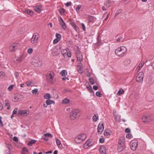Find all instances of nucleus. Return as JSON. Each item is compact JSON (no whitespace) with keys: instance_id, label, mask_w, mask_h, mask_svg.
Returning <instances> with one entry per match:
<instances>
[{"instance_id":"1","label":"nucleus","mask_w":154,"mask_h":154,"mask_svg":"<svg viewBox=\"0 0 154 154\" xmlns=\"http://www.w3.org/2000/svg\"><path fill=\"white\" fill-rule=\"evenodd\" d=\"M127 52V48L124 46H121L116 49L115 54L118 56L122 57L126 54Z\"/></svg>"},{"instance_id":"2","label":"nucleus","mask_w":154,"mask_h":154,"mask_svg":"<svg viewBox=\"0 0 154 154\" xmlns=\"http://www.w3.org/2000/svg\"><path fill=\"white\" fill-rule=\"evenodd\" d=\"M125 143V138L124 137H120L118 142V151L121 152L124 149Z\"/></svg>"},{"instance_id":"3","label":"nucleus","mask_w":154,"mask_h":154,"mask_svg":"<svg viewBox=\"0 0 154 154\" xmlns=\"http://www.w3.org/2000/svg\"><path fill=\"white\" fill-rule=\"evenodd\" d=\"M86 138V135L85 134H79L75 139V142L77 143H79L85 140Z\"/></svg>"},{"instance_id":"4","label":"nucleus","mask_w":154,"mask_h":154,"mask_svg":"<svg viewBox=\"0 0 154 154\" xmlns=\"http://www.w3.org/2000/svg\"><path fill=\"white\" fill-rule=\"evenodd\" d=\"M114 2L111 0H106L104 2V6H103L102 7V10L103 11L106 10V8H109L114 4Z\"/></svg>"},{"instance_id":"5","label":"nucleus","mask_w":154,"mask_h":154,"mask_svg":"<svg viewBox=\"0 0 154 154\" xmlns=\"http://www.w3.org/2000/svg\"><path fill=\"white\" fill-rule=\"evenodd\" d=\"M81 112V110L79 109H75L71 112V114L70 116V118L71 120H74L77 117V114Z\"/></svg>"},{"instance_id":"6","label":"nucleus","mask_w":154,"mask_h":154,"mask_svg":"<svg viewBox=\"0 0 154 154\" xmlns=\"http://www.w3.org/2000/svg\"><path fill=\"white\" fill-rule=\"evenodd\" d=\"M39 38V35L37 33H35L33 35L31 40V42L32 44H34L37 42Z\"/></svg>"},{"instance_id":"7","label":"nucleus","mask_w":154,"mask_h":154,"mask_svg":"<svg viewBox=\"0 0 154 154\" xmlns=\"http://www.w3.org/2000/svg\"><path fill=\"white\" fill-rule=\"evenodd\" d=\"M54 74L50 73L47 75V80L49 83L52 84L54 83Z\"/></svg>"},{"instance_id":"8","label":"nucleus","mask_w":154,"mask_h":154,"mask_svg":"<svg viewBox=\"0 0 154 154\" xmlns=\"http://www.w3.org/2000/svg\"><path fill=\"white\" fill-rule=\"evenodd\" d=\"M144 73L142 72H139L136 77V80L139 82H141L143 81Z\"/></svg>"},{"instance_id":"9","label":"nucleus","mask_w":154,"mask_h":154,"mask_svg":"<svg viewBox=\"0 0 154 154\" xmlns=\"http://www.w3.org/2000/svg\"><path fill=\"white\" fill-rule=\"evenodd\" d=\"M138 146V141L136 140H132L130 142V146L131 149L134 151L137 149Z\"/></svg>"},{"instance_id":"10","label":"nucleus","mask_w":154,"mask_h":154,"mask_svg":"<svg viewBox=\"0 0 154 154\" xmlns=\"http://www.w3.org/2000/svg\"><path fill=\"white\" fill-rule=\"evenodd\" d=\"M20 46L18 43H14L13 44L10 48V51L11 52H14Z\"/></svg>"},{"instance_id":"11","label":"nucleus","mask_w":154,"mask_h":154,"mask_svg":"<svg viewBox=\"0 0 154 154\" xmlns=\"http://www.w3.org/2000/svg\"><path fill=\"white\" fill-rule=\"evenodd\" d=\"M142 120L143 122H147L151 121L152 119L149 115L144 116L142 118Z\"/></svg>"},{"instance_id":"12","label":"nucleus","mask_w":154,"mask_h":154,"mask_svg":"<svg viewBox=\"0 0 154 154\" xmlns=\"http://www.w3.org/2000/svg\"><path fill=\"white\" fill-rule=\"evenodd\" d=\"M37 60L35 58H34L32 60V64L35 66H41V63L39 61L38 59Z\"/></svg>"},{"instance_id":"13","label":"nucleus","mask_w":154,"mask_h":154,"mask_svg":"<svg viewBox=\"0 0 154 154\" xmlns=\"http://www.w3.org/2000/svg\"><path fill=\"white\" fill-rule=\"evenodd\" d=\"M24 58V55L22 54L21 55H20L19 57L15 58L16 60H14V62L16 63H17L20 62L22 61Z\"/></svg>"},{"instance_id":"14","label":"nucleus","mask_w":154,"mask_h":154,"mask_svg":"<svg viewBox=\"0 0 154 154\" xmlns=\"http://www.w3.org/2000/svg\"><path fill=\"white\" fill-rule=\"evenodd\" d=\"M61 47H59L58 48H55L52 51V54L53 56H57L58 55L60 51Z\"/></svg>"},{"instance_id":"15","label":"nucleus","mask_w":154,"mask_h":154,"mask_svg":"<svg viewBox=\"0 0 154 154\" xmlns=\"http://www.w3.org/2000/svg\"><path fill=\"white\" fill-rule=\"evenodd\" d=\"M23 97L22 95L20 94H18L14 97L13 99V101L15 102L20 101L22 100Z\"/></svg>"},{"instance_id":"16","label":"nucleus","mask_w":154,"mask_h":154,"mask_svg":"<svg viewBox=\"0 0 154 154\" xmlns=\"http://www.w3.org/2000/svg\"><path fill=\"white\" fill-rule=\"evenodd\" d=\"M59 21L60 22V24L62 28L64 30L66 29V25L65 23L64 22L62 18L61 17H60V18L59 20Z\"/></svg>"},{"instance_id":"17","label":"nucleus","mask_w":154,"mask_h":154,"mask_svg":"<svg viewBox=\"0 0 154 154\" xmlns=\"http://www.w3.org/2000/svg\"><path fill=\"white\" fill-rule=\"evenodd\" d=\"M29 113V111L27 110H19L18 111V114L23 116L27 115Z\"/></svg>"},{"instance_id":"18","label":"nucleus","mask_w":154,"mask_h":154,"mask_svg":"<svg viewBox=\"0 0 154 154\" xmlns=\"http://www.w3.org/2000/svg\"><path fill=\"white\" fill-rule=\"evenodd\" d=\"M104 129L103 125V124H99L97 127V132L100 134L103 131Z\"/></svg>"},{"instance_id":"19","label":"nucleus","mask_w":154,"mask_h":154,"mask_svg":"<svg viewBox=\"0 0 154 154\" xmlns=\"http://www.w3.org/2000/svg\"><path fill=\"white\" fill-rule=\"evenodd\" d=\"M33 9L36 12L38 13H40L42 10L41 5H38L34 7Z\"/></svg>"},{"instance_id":"20","label":"nucleus","mask_w":154,"mask_h":154,"mask_svg":"<svg viewBox=\"0 0 154 154\" xmlns=\"http://www.w3.org/2000/svg\"><path fill=\"white\" fill-rule=\"evenodd\" d=\"M21 154H29V152L26 147H24L22 148Z\"/></svg>"},{"instance_id":"21","label":"nucleus","mask_w":154,"mask_h":154,"mask_svg":"<svg viewBox=\"0 0 154 154\" xmlns=\"http://www.w3.org/2000/svg\"><path fill=\"white\" fill-rule=\"evenodd\" d=\"M24 12L30 16H32L33 15V12L29 9H25Z\"/></svg>"},{"instance_id":"22","label":"nucleus","mask_w":154,"mask_h":154,"mask_svg":"<svg viewBox=\"0 0 154 154\" xmlns=\"http://www.w3.org/2000/svg\"><path fill=\"white\" fill-rule=\"evenodd\" d=\"M5 106L7 107V109H9L10 108V103L8 100H5Z\"/></svg>"},{"instance_id":"23","label":"nucleus","mask_w":154,"mask_h":154,"mask_svg":"<svg viewBox=\"0 0 154 154\" xmlns=\"http://www.w3.org/2000/svg\"><path fill=\"white\" fill-rule=\"evenodd\" d=\"M70 24L71 26L73 27V28L76 31H77L78 29V27L76 25L75 23L72 22L70 23Z\"/></svg>"},{"instance_id":"24","label":"nucleus","mask_w":154,"mask_h":154,"mask_svg":"<svg viewBox=\"0 0 154 154\" xmlns=\"http://www.w3.org/2000/svg\"><path fill=\"white\" fill-rule=\"evenodd\" d=\"M46 102L47 105H50L52 104H54L55 103L54 101L53 100H50V99L47 100L46 101Z\"/></svg>"},{"instance_id":"25","label":"nucleus","mask_w":154,"mask_h":154,"mask_svg":"<svg viewBox=\"0 0 154 154\" xmlns=\"http://www.w3.org/2000/svg\"><path fill=\"white\" fill-rule=\"evenodd\" d=\"M92 119L94 122H96L98 119V116L97 114H94L93 116Z\"/></svg>"},{"instance_id":"26","label":"nucleus","mask_w":154,"mask_h":154,"mask_svg":"<svg viewBox=\"0 0 154 154\" xmlns=\"http://www.w3.org/2000/svg\"><path fill=\"white\" fill-rule=\"evenodd\" d=\"M144 64V63H143L142 62H140L139 64V65L137 66V71H139L140 69L142 68L143 65Z\"/></svg>"},{"instance_id":"27","label":"nucleus","mask_w":154,"mask_h":154,"mask_svg":"<svg viewBox=\"0 0 154 154\" xmlns=\"http://www.w3.org/2000/svg\"><path fill=\"white\" fill-rule=\"evenodd\" d=\"M76 57L78 61L80 62L82 60V55H78Z\"/></svg>"},{"instance_id":"28","label":"nucleus","mask_w":154,"mask_h":154,"mask_svg":"<svg viewBox=\"0 0 154 154\" xmlns=\"http://www.w3.org/2000/svg\"><path fill=\"white\" fill-rule=\"evenodd\" d=\"M99 151L101 153V154H105V150L104 147H101L99 148Z\"/></svg>"},{"instance_id":"29","label":"nucleus","mask_w":154,"mask_h":154,"mask_svg":"<svg viewBox=\"0 0 154 154\" xmlns=\"http://www.w3.org/2000/svg\"><path fill=\"white\" fill-rule=\"evenodd\" d=\"M56 142L57 146L59 147L62 146L61 143L60 141L57 138L56 139Z\"/></svg>"},{"instance_id":"30","label":"nucleus","mask_w":154,"mask_h":154,"mask_svg":"<svg viewBox=\"0 0 154 154\" xmlns=\"http://www.w3.org/2000/svg\"><path fill=\"white\" fill-rule=\"evenodd\" d=\"M62 76H65L67 75V72L66 70H63L60 73Z\"/></svg>"},{"instance_id":"31","label":"nucleus","mask_w":154,"mask_h":154,"mask_svg":"<svg viewBox=\"0 0 154 154\" xmlns=\"http://www.w3.org/2000/svg\"><path fill=\"white\" fill-rule=\"evenodd\" d=\"M44 97L45 99L48 100L50 99L51 98L50 94L49 93H46L44 95Z\"/></svg>"},{"instance_id":"32","label":"nucleus","mask_w":154,"mask_h":154,"mask_svg":"<svg viewBox=\"0 0 154 154\" xmlns=\"http://www.w3.org/2000/svg\"><path fill=\"white\" fill-rule=\"evenodd\" d=\"M36 142V140H32L29 142L27 145L29 146H32V144H35Z\"/></svg>"},{"instance_id":"33","label":"nucleus","mask_w":154,"mask_h":154,"mask_svg":"<svg viewBox=\"0 0 154 154\" xmlns=\"http://www.w3.org/2000/svg\"><path fill=\"white\" fill-rule=\"evenodd\" d=\"M70 102L69 99L66 98L62 100V103L64 104H67L68 103Z\"/></svg>"},{"instance_id":"34","label":"nucleus","mask_w":154,"mask_h":154,"mask_svg":"<svg viewBox=\"0 0 154 154\" xmlns=\"http://www.w3.org/2000/svg\"><path fill=\"white\" fill-rule=\"evenodd\" d=\"M68 52V51L66 49H63L61 51V53L64 56Z\"/></svg>"},{"instance_id":"35","label":"nucleus","mask_w":154,"mask_h":154,"mask_svg":"<svg viewBox=\"0 0 154 154\" xmlns=\"http://www.w3.org/2000/svg\"><path fill=\"white\" fill-rule=\"evenodd\" d=\"M92 145V142L89 140H88L85 143V144H84V146H91Z\"/></svg>"},{"instance_id":"36","label":"nucleus","mask_w":154,"mask_h":154,"mask_svg":"<svg viewBox=\"0 0 154 154\" xmlns=\"http://www.w3.org/2000/svg\"><path fill=\"white\" fill-rule=\"evenodd\" d=\"M124 92V91L123 89H120L119 90L118 92L117 93V95H120L121 94H123Z\"/></svg>"},{"instance_id":"37","label":"nucleus","mask_w":154,"mask_h":154,"mask_svg":"<svg viewBox=\"0 0 154 154\" xmlns=\"http://www.w3.org/2000/svg\"><path fill=\"white\" fill-rule=\"evenodd\" d=\"M82 7L81 5H79L77 6V7L75 9V11L77 13H79V10Z\"/></svg>"},{"instance_id":"38","label":"nucleus","mask_w":154,"mask_h":154,"mask_svg":"<svg viewBox=\"0 0 154 154\" xmlns=\"http://www.w3.org/2000/svg\"><path fill=\"white\" fill-rule=\"evenodd\" d=\"M32 93L34 94H38V89L37 88H35L32 91Z\"/></svg>"},{"instance_id":"39","label":"nucleus","mask_w":154,"mask_h":154,"mask_svg":"<svg viewBox=\"0 0 154 154\" xmlns=\"http://www.w3.org/2000/svg\"><path fill=\"white\" fill-rule=\"evenodd\" d=\"M94 19V18L92 16H90L88 18V22H92Z\"/></svg>"},{"instance_id":"40","label":"nucleus","mask_w":154,"mask_h":154,"mask_svg":"<svg viewBox=\"0 0 154 154\" xmlns=\"http://www.w3.org/2000/svg\"><path fill=\"white\" fill-rule=\"evenodd\" d=\"M89 82L90 83L91 85H94V82L93 79L92 78H90L89 79Z\"/></svg>"},{"instance_id":"41","label":"nucleus","mask_w":154,"mask_h":154,"mask_svg":"<svg viewBox=\"0 0 154 154\" xmlns=\"http://www.w3.org/2000/svg\"><path fill=\"white\" fill-rule=\"evenodd\" d=\"M56 37L57 39L59 40H60L61 38V35L60 34L56 33Z\"/></svg>"},{"instance_id":"42","label":"nucleus","mask_w":154,"mask_h":154,"mask_svg":"<svg viewBox=\"0 0 154 154\" xmlns=\"http://www.w3.org/2000/svg\"><path fill=\"white\" fill-rule=\"evenodd\" d=\"M100 35V34L98 35V36L97 37V44L98 45H99V44H100L101 42L100 40L99 39Z\"/></svg>"},{"instance_id":"43","label":"nucleus","mask_w":154,"mask_h":154,"mask_svg":"<svg viewBox=\"0 0 154 154\" xmlns=\"http://www.w3.org/2000/svg\"><path fill=\"white\" fill-rule=\"evenodd\" d=\"M96 95L99 97H101L102 95L100 92L99 91H97L96 93Z\"/></svg>"},{"instance_id":"44","label":"nucleus","mask_w":154,"mask_h":154,"mask_svg":"<svg viewBox=\"0 0 154 154\" xmlns=\"http://www.w3.org/2000/svg\"><path fill=\"white\" fill-rule=\"evenodd\" d=\"M44 136L45 137H53V135L52 134L50 133H46L44 134Z\"/></svg>"},{"instance_id":"45","label":"nucleus","mask_w":154,"mask_h":154,"mask_svg":"<svg viewBox=\"0 0 154 154\" xmlns=\"http://www.w3.org/2000/svg\"><path fill=\"white\" fill-rule=\"evenodd\" d=\"M59 11L61 14H62L64 13L65 10L63 8H61L59 10Z\"/></svg>"},{"instance_id":"46","label":"nucleus","mask_w":154,"mask_h":154,"mask_svg":"<svg viewBox=\"0 0 154 154\" xmlns=\"http://www.w3.org/2000/svg\"><path fill=\"white\" fill-rule=\"evenodd\" d=\"M87 88L91 92H93V90L92 87L91 85H89V86H87Z\"/></svg>"},{"instance_id":"47","label":"nucleus","mask_w":154,"mask_h":154,"mask_svg":"<svg viewBox=\"0 0 154 154\" xmlns=\"http://www.w3.org/2000/svg\"><path fill=\"white\" fill-rule=\"evenodd\" d=\"M33 51V49L32 48H29L28 49L27 52L30 54L32 53Z\"/></svg>"},{"instance_id":"48","label":"nucleus","mask_w":154,"mask_h":154,"mask_svg":"<svg viewBox=\"0 0 154 154\" xmlns=\"http://www.w3.org/2000/svg\"><path fill=\"white\" fill-rule=\"evenodd\" d=\"M122 12V10L121 9H120L118 10L116 13L115 16H116L118 15L119 14H120Z\"/></svg>"},{"instance_id":"49","label":"nucleus","mask_w":154,"mask_h":154,"mask_svg":"<svg viewBox=\"0 0 154 154\" xmlns=\"http://www.w3.org/2000/svg\"><path fill=\"white\" fill-rule=\"evenodd\" d=\"M104 134L105 136H108L110 135L111 134V133L109 132H108L106 131H104Z\"/></svg>"},{"instance_id":"50","label":"nucleus","mask_w":154,"mask_h":154,"mask_svg":"<svg viewBox=\"0 0 154 154\" xmlns=\"http://www.w3.org/2000/svg\"><path fill=\"white\" fill-rule=\"evenodd\" d=\"M122 38V37L121 36H119V37L117 38L116 40V41L117 42H120Z\"/></svg>"},{"instance_id":"51","label":"nucleus","mask_w":154,"mask_h":154,"mask_svg":"<svg viewBox=\"0 0 154 154\" xmlns=\"http://www.w3.org/2000/svg\"><path fill=\"white\" fill-rule=\"evenodd\" d=\"M7 147L8 148V150H9L10 151V150L12 149V147L11 146V145L8 144L7 145Z\"/></svg>"},{"instance_id":"52","label":"nucleus","mask_w":154,"mask_h":154,"mask_svg":"<svg viewBox=\"0 0 154 154\" xmlns=\"http://www.w3.org/2000/svg\"><path fill=\"white\" fill-rule=\"evenodd\" d=\"M71 2H68L67 3H66L65 5L66 7H68L69 6H70L71 5Z\"/></svg>"},{"instance_id":"53","label":"nucleus","mask_w":154,"mask_h":154,"mask_svg":"<svg viewBox=\"0 0 154 154\" xmlns=\"http://www.w3.org/2000/svg\"><path fill=\"white\" fill-rule=\"evenodd\" d=\"M13 85H11L8 88V90H9V91H11L13 88Z\"/></svg>"},{"instance_id":"54","label":"nucleus","mask_w":154,"mask_h":154,"mask_svg":"<svg viewBox=\"0 0 154 154\" xmlns=\"http://www.w3.org/2000/svg\"><path fill=\"white\" fill-rule=\"evenodd\" d=\"M17 108H15L14 109V110L13 111L12 113L13 114H16L17 113Z\"/></svg>"},{"instance_id":"55","label":"nucleus","mask_w":154,"mask_h":154,"mask_svg":"<svg viewBox=\"0 0 154 154\" xmlns=\"http://www.w3.org/2000/svg\"><path fill=\"white\" fill-rule=\"evenodd\" d=\"M66 55L68 57H71L72 54L70 51L69 50L68 51V52L66 54Z\"/></svg>"},{"instance_id":"56","label":"nucleus","mask_w":154,"mask_h":154,"mask_svg":"<svg viewBox=\"0 0 154 154\" xmlns=\"http://www.w3.org/2000/svg\"><path fill=\"white\" fill-rule=\"evenodd\" d=\"M60 41V40H59L57 39L56 38L54 40L53 43L54 44H56L57 43Z\"/></svg>"},{"instance_id":"57","label":"nucleus","mask_w":154,"mask_h":154,"mask_svg":"<svg viewBox=\"0 0 154 154\" xmlns=\"http://www.w3.org/2000/svg\"><path fill=\"white\" fill-rule=\"evenodd\" d=\"M19 73L17 72H15L14 73V75L16 78H17L19 76Z\"/></svg>"},{"instance_id":"58","label":"nucleus","mask_w":154,"mask_h":154,"mask_svg":"<svg viewBox=\"0 0 154 154\" xmlns=\"http://www.w3.org/2000/svg\"><path fill=\"white\" fill-rule=\"evenodd\" d=\"M100 143H103L104 142V139L103 138H100Z\"/></svg>"},{"instance_id":"59","label":"nucleus","mask_w":154,"mask_h":154,"mask_svg":"<svg viewBox=\"0 0 154 154\" xmlns=\"http://www.w3.org/2000/svg\"><path fill=\"white\" fill-rule=\"evenodd\" d=\"M27 86H30L32 84V82L30 81H27L26 83Z\"/></svg>"},{"instance_id":"60","label":"nucleus","mask_w":154,"mask_h":154,"mask_svg":"<svg viewBox=\"0 0 154 154\" xmlns=\"http://www.w3.org/2000/svg\"><path fill=\"white\" fill-rule=\"evenodd\" d=\"M125 132L128 133H129L130 132L131 130L130 129H129L128 128H127L125 130Z\"/></svg>"},{"instance_id":"61","label":"nucleus","mask_w":154,"mask_h":154,"mask_svg":"<svg viewBox=\"0 0 154 154\" xmlns=\"http://www.w3.org/2000/svg\"><path fill=\"white\" fill-rule=\"evenodd\" d=\"M132 135L130 134H128L126 135V137L128 139L131 138Z\"/></svg>"},{"instance_id":"62","label":"nucleus","mask_w":154,"mask_h":154,"mask_svg":"<svg viewBox=\"0 0 154 154\" xmlns=\"http://www.w3.org/2000/svg\"><path fill=\"white\" fill-rule=\"evenodd\" d=\"M13 140L15 142H17L18 140V139L16 137H14L13 138Z\"/></svg>"},{"instance_id":"63","label":"nucleus","mask_w":154,"mask_h":154,"mask_svg":"<svg viewBox=\"0 0 154 154\" xmlns=\"http://www.w3.org/2000/svg\"><path fill=\"white\" fill-rule=\"evenodd\" d=\"M5 153L6 154H12L10 153L9 150H7L5 151Z\"/></svg>"},{"instance_id":"64","label":"nucleus","mask_w":154,"mask_h":154,"mask_svg":"<svg viewBox=\"0 0 154 154\" xmlns=\"http://www.w3.org/2000/svg\"><path fill=\"white\" fill-rule=\"evenodd\" d=\"M93 88V89L95 90H97L98 88L97 86L96 85H94Z\"/></svg>"}]
</instances>
